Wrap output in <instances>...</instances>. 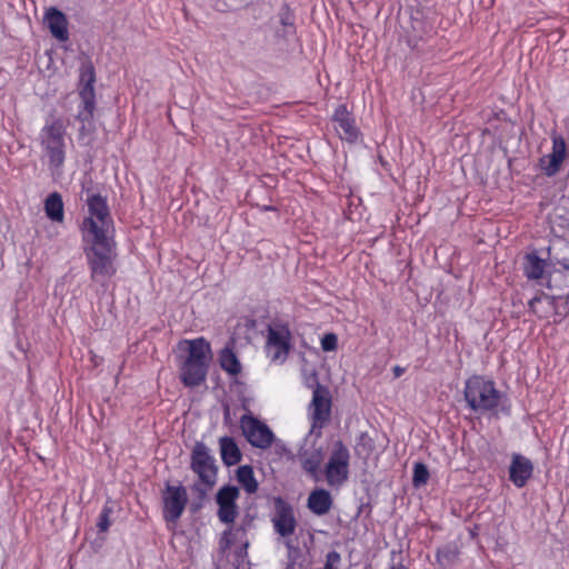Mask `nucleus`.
<instances>
[{"label": "nucleus", "instance_id": "1", "mask_svg": "<svg viewBox=\"0 0 569 569\" xmlns=\"http://www.w3.org/2000/svg\"><path fill=\"white\" fill-rule=\"evenodd\" d=\"M187 351V356L180 363L179 378L188 388H196L207 380L209 365L212 358L210 343L203 338L186 339L179 343Z\"/></svg>", "mask_w": 569, "mask_h": 569}, {"label": "nucleus", "instance_id": "2", "mask_svg": "<svg viewBox=\"0 0 569 569\" xmlns=\"http://www.w3.org/2000/svg\"><path fill=\"white\" fill-rule=\"evenodd\" d=\"M84 253L93 281L110 279L117 272V243L113 236L82 238Z\"/></svg>", "mask_w": 569, "mask_h": 569}, {"label": "nucleus", "instance_id": "3", "mask_svg": "<svg viewBox=\"0 0 569 569\" xmlns=\"http://www.w3.org/2000/svg\"><path fill=\"white\" fill-rule=\"evenodd\" d=\"M463 397L475 412L497 415L503 395L496 388L492 379L473 375L465 382Z\"/></svg>", "mask_w": 569, "mask_h": 569}, {"label": "nucleus", "instance_id": "4", "mask_svg": "<svg viewBox=\"0 0 569 569\" xmlns=\"http://www.w3.org/2000/svg\"><path fill=\"white\" fill-rule=\"evenodd\" d=\"M66 123L62 118L51 116L40 130L41 148L51 169H60L66 160Z\"/></svg>", "mask_w": 569, "mask_h": 569}, {"label": "nucleus", "instance_id": "5", "mask_svg": "<svg viewBox=\"0 0 569 569\" xmlns=\"http://www.w3.org/2000/svg\"><path fill=\"white\" fill-rule=\"evenodd\" d=\"M87 204L89 216L81 223L82 238L113 236V220L107 200L101 194H92Z\"/></svg>", "mask_w": 569, "mask_h": 569}, {"label": "nucleus", "instance_id": "6", "mask_svg": "<svg viewBox=\"0 0 569 569\" xmlns=\"http://www.w3.org/2000/svg\"><path fill=\"white\" fill-rule=\"evenodd\" d=\"M350 452L341 440L333 443L328 462L325 466L326 481L330 487L339 488L349 478Z\"/></svg>", "mask_w": 569, "mask_h": 569}, {"label": "nucleus", "instance_id": "7", "mask_svg": "<svg viewBox=\"0 0 569 569\" xmlns=\"http://www.w3.org/2000/svg\"><path fill=\"white\" fill-rule=\"evenodd\" d=\"M96 70L90 61H86L80 67L79 74V96L83 108L78 113V119L82 122L90 121L93 118L96 109Z\"/></svg>", "mask_w": 569, "mask_h": 569}, {"label": "nucleus", "instance_id": "8", "mask_svg": "<svg viewBox=\"0 0 569 569\" xmlns=\"http://www.w3.org/2000/svg\"><path fill=\"white\" fill-rule=\"evenodd\" d=\"M250 543L246 536H221L219 540V550L233 567V569H251L248 548Z\"/></svg>", "mask_w": 569, "mask_h": 569}, {"label": "nucleus", "instance_id": "9", "mask_svg": "<svg viewBox=\"0 0 569 569\" xmlns=\"http://www.w3.org/2000/svg\"><path fill=\"white\" fill-rule=\"evenodd\" d=\"M191 469L200 481L211 488L217 480L214 458L203 442H196L191 451Z\"/></svg>", "mask_w": 569, "mask_h": 569}, {"label": "nucleus", "instance_id": "10", "mask_svg": "<svg viewBox=\"0 0 569 569\" xmlns=\"http://www.w3.org/2000/svg\"><path fill=\"white\" fill-rule=\"evenodd\" d=\"M240 428L247 441L252 447L267 449L274 440V435L271 429L251 415H243L240 418Z\"/></svg>", "mask_w": 569, "mask_h": 569}, {"label": "nucleus", "instance_id": "11", "mask_svg": "<svg viewBox=\"0 0 569 569\" xmlns=\"http://www.w3.org/2000/svg\"><path fill=\"white\" fill-rule=\"evenodd\" d=\"M331 122L338 137L348 143H356L361 132L356 123L353 114L348 110L347 104L342 103L336 107L331 116Z\"/></svg>", "mask_w": 569, "mask_h": 569}, {"label": "nucleus", "instance_id": "12", "mask_svg": "<svg viewBox=\"0 0 569 569\" xmlns=\"http://www.w3.org/2000/svg\"><path fill=\"white\" fill-rule=\"evenodd\" d=\"M551 142V151L539 158L538 161L540 170L547 177L556 176L561 170L562 164L568 157L567 144L562 136L552 133Z\"/></svg>", "mask_w": 569, "mask_h": 569}, {"label": "nucleus", "instance_id": "13", "mask_svg": "<svg viewBox=\"0 0 569 569\" xmlns=\"http://www.w3.org/2000/svg\"><path fill=\"white\" fill-rule=\"evenodd\" d=\"M332 400L328 388L317 385L311 400L312 428L322 429L331 419Z\"/></svg>", "mask_w": 569, "mask_h": 569}, {"label": "nucleus", "instance_id": "14", "mask_svg": "<svg viewBox=\"0 0 569 569\" xmlns=\"http://www.w3.org/2000/svg\"><path fill=\"white\" fill-rule=\"evenodd\" d=\"M291 333L286 326L269 328L266 343L267 356L273 362H283L290 351Z\"/></svg>", "mask_w": 569, "mask_h": 569}, {"label": "nucleus", "instance_id": "15", "mask_svg": "<svg viewBox=\"0 0 569 569\" xmlns=\"http://www.w3.org/2000/svg\"><path fill=\"white\" fill-rule=\"evenodd\" d=\"M163 517L167 521L179 519L187 506L188 495L182 486L167 485L163 492Z\"/></svg>", "mask_w": 569, "mask_h": 569}, {"label": "nucleus", "instance_id": "16", "mask_svg": "<svg viewBox=\"0 0 569 569\" xmlns=\"http://www.w3.org/2000/svg\"><path fill=\"white\" fill-rule=\"evenodd\" d=\"M240 491L234 486H223L216 495V502L218 505V517L221 522L232 523L238 517L237 500L239 499Z\"/></svg>", "mask_w": 569, "mask_h": 569}, {"label": "nucleus", "instance_id": "17", "mask_svg": "<svg viewBox=\"0 0 569 569\" xmlns=\"http://www.w3.org/2000/svg\"><path fill=\"white\" fill-rule=\"evenodd\" d=\"M280 536L281 542L288 550V563L302 566L310 555V546L313 543L315 536Z\"/></svg>", "mask_w": 569, "mask_h": 569}, {"label": "nucleus", "instance_id": "18", "mask_svg": "<svg viewBox=\"0 0 569 569\" xmlns=\"http://www.w3.org/2000/svg\"><path fill=\"white\" fill-rule=\"evenodd\" d=\"M532 461L520 455L513 453L509 466V480L517 488H523L533 475Z\"/></svg>", "mask_w": 569, "mask_h": 569}, {"label": "nucleus", "instance_id": "19", "mask_svg": "<svg viewBox=\"0 0 569 569\" xmlns=\"http://www.w3.org/2000/svg\"><path fill=\"white\" fill-rule=\"evenodd\" d=\"M272 522L277 533H293L296 519L292 507L282 498L274 499V513Z\"/></svg>", "mask_w": 569, "mask_h": 569}, {"label": "nucleus", "instance_id": "20", "mask_svg": "<svg viewBox=\"0 0 569 569\" xmlns=\"http://www.w3.org/2000/svg\"><path fill=\"white\" fill-rule=\"evenodd\" d=\"M43 21L53 38L61 42L69 40V22L61 10L54 7L48 8L44 11Z\"/></svg>", "mask_w": 569, "mask_h": 569}, {"label": "nucleus", "instance_id": "21", "mask_svg": "<svg viewBox=\"0 0 569 569\" xmlns=\"http://www.w3.org/2000/svg\"><path fill=\"white\" fill-rule=\"evenodd\" d=\"M548 267L547 259L540 258L536 250L527 252L522 261V272L528 280L541 283Z\"/></svg>", "mask_w": 569, "mask_h": 569}, {"label": "nucleus", "instance_id": "22", "mask_svg": "<svg viewBox=\"0 0 569 569\" xmlns=\"http://www.w3.org/2000/svg\"><path fill=\"white\" fill-rule=\"evenodd\" d=\"M218 361L220 368L230 377H237L242 372V365L233 350V341L219 351Z\"/></svg>", "mask_w": 569, "mask_h": 569}, {"label": "nucleus", "instance_id": "23", "mask_svg": "<svg viewBox=\"0 0 569 569\" xmlns=\"http://www.w3.org/2000/svg\"><path fill=\"white\" fill-rule=\"evenodd\" d=\"M332 503V497L326 489H315L308 497V508L319 516L328 513Z\"/></svg>", "mask_w": 569, "mask_h": 569}, {"label": "nucleus", "instance_id": "24", "mask_svg": "<svg viewBox=\"0 0 569 569\" xmlns=\"http://www.w3.org/2000/svg\"><path fill=\"white\" fill-rule=\"evenodd\" d=\"M219 445L221 460L226 466H234L241 461L242 453L233 438L228 436L221 437Z\"/></svg>", "mask_w": 569, "mask_h": 569}, {"label": "nucleus", "instance_id": "25", "mask_svg": "<svg viewBox=\"0 0 569 569\" xmlns=\"http://www.w3.org/2000/svg\"><path fill=\"white\" fill-rule=\"evenodd\" d=\"M47 217L56 222H62L64 218L62 197L58 192L49 194L44 201Z\"/></svg>", "mask_w": 569, "mask_h": 569}, {"label": "nucleus", "instance_id": "26", "mask_svg": "<svg viewBox=\"0 0 569 569\" xmlns=\"http://www.w3.org/2000/svg\"><path fill=\"white\" fill-rule=\"evenodd\" d=\"M236 477L238 482L248 493L251 495L257 492L259 485L254 477L253 468L251 466H240L237 470Z\"/></svg>", "mask_w": 569, "mask_h": 569}, {"label": "nucleus", "instance_id": "27", "mask_svg": "<svg viewBox=\"0 0 569 569\" xmlns=\"http://www.w3.org/2000/svg\"><path fill=\"white\" fill-rule=\"evenodd\" d=\"M321 462V452L319 450H315L301 459V467L312 479L318 480Z\"/></svg>", "mask_w": 569, "mask_h": 569}, {"label": "nucleus", "instance_id": "28", "mask_svg": "<svg viewBox=\"0 0 569 569\" xmlns=\"http://www.w3.org/2000/svg\"><path fill=\"white\" fill-rule=\"evenodd\" d=\"M116 512V502L107 500L97 521V527L100 532H106L111 523L114 521L113 515Z\"/></svg>", "mask_w": 569, "mask_h": 569}, {"label": "nucleus", "instance_id": "29", "mask_svg": "<svg viewBox=\"0 0 569 569\" xmlns=\"http://www.w3.org/2000/svg\"><path fill=\"white\" fill-rule=\"evenodd\" d=\"M459 556L458 547L455 545H447L437 551V560L441 566H450L456 561Z\"/></svg>", "mask_w": 569, "mask_h": 569}, {"label": "nucleus", "instance_id": "30", "mask_svg": "<svg viewBox=\"0 0 569 569\" xmlns=\"http://www.w3.org/2000/svg\"><path fill=\"white\" fill-rule=\"evenodd\" d=\"M430 473L427 466L422 462H417L413 466L412 483L416 488L426 485L429 480Z\"/></svg>", "mask_w": 569, "mask_h": 569}, {"label": "nucleus", "instance_id": "31", "mask_svg": "<svg viewBox=\"0 0 569 569\" xmlns=\"http://www.w3.org/2000/svg\"><path fill=\"white\" fill-rule=\"evenodd\" d=\"M321 348L323 351H335L338 347V338H337V335L336 333H326L322 338H321Z\"/></svg>", "mask_w": 569, "mask_h": 569}, {"label": "nucleus", "instance_id": "32", "mask_svg": "<svg viewBox=\"0 0 569 569\" xmlns=\"http://www.w3.org/2000/svg\"><path fill=\"white\" fill-rule=\"evenodd\" d=\"M341 561V556L338 551L331 550L326 556L325 566L322 568L325 569H339L338 565Z\"/></svg>", "mask_w": 569, "mask_h": 569}, {"label": "nucleus", "instance_id": "33", "mask_svg": "<svg viewBox=\"0 0 569 569\" xmlns=\"http://www.w3.org/2000/svg\"><path fill=\"white\" fill-rule=\"evenodd\" d=\"M542 298H548V297L546 295L541 293V295L535 296L533 298H531L529 300L528 308H529L530 312H532L533 315H538L537 305L539 302H541Z\"/></svg>", "mask_w": 569, "mask_h": 569}, {"label": "nucleus", "instance_id": "34", "mask_svg": "<svg viewBox=\"0 0 569 569\" xmlns=\"http://www.w3.org/2000/svg\"><path fill=\"white\" fill-rule=\"evenodd\" d=\"M104 543V536H96L94 539L91 541L92 548L94 550H98L101 548Z\"/></svg>", "mask_w": 569, "mask_h": 569}, {"label": "nucleus", "instance_id": "35", "mask_svg": "<svg viewBox=\"0 0 569 569\" xmlns=\"http://www.w3.org/2000/svg\"><path fill=\"white\" fill-rule=\"evenodd\" d=\"M392 371H393L395 377L399 378V377H401L405 373L406 369L403 367H400V366H395Z\"/></svg>", "mask_w": 569, "mask_h": 569}, {"label": "nucleus", "instance_id": "36", "mask_svg": "<svg viewBox=\"0 0 569 569\" xmlns=\"http://www.w3.org/2000/svg\"><path fill=\"white\" fill-rule=\"evenodd\" d=\"M563 269L569 270V258H563L557 261Z\"/></svg>", "mask_w": 569, "mask_h": 569}, {"label": "nucleus", "instance_id": "37", "mask_svg": "<svg viewBox=\"0 0 569 569\" xmlns=\"http://www.w3.org/2000/svg\"><path fill=\"white\" fill-rule=\"evenodd\" d=\"M360 439H361L362 441H363V440H368L369 442H371V439L368 437V435H367V433H362V435L360 436Z\"/></svg>", "mask_w": 569, "mask_h": 569}, {"label": "nucleus", "instance_id": "38", "mask_svg": "<svg viewBox=\"0 0 569 569\" xmlns=\"http://www.w3.org/2000/svg\"><path fill=\"white\" fill-rule=\"evenodd\" d=\"M283 569H296V565L287 562V565H286V567Z\"/></svg>", "mask_w": 569, "mask_h": 569}, {"label": "nucleus", "instance_id": "39", "mask_svg": "<svg viewBox=\"0 0 569 569\" xmlns=\"http://www.w3.org/2000/svg\"><path fill=\"white\" fill-rule=\"evenodd\" d=\"M392 569H408V568L405 567L403 565H399L398 567H392Z\"/></svg>", "mask_w": 569, "mask_h": 569}, {"label": "nucleus", "instance_id": "40", "mask_svg": "<svg viewBox=\"0 0 569 569\" xmlns=\"http://www.w3.org/2000/svg\"><path fill=\"white\" fill-rule=\"evenodd\" d=\"M478 536H475V535H471L470 536V539L473 540L475 538H477Z\"/></svg>", "mask_w": 569, "mask_h": 569}, {"label": "nucleus", "instance_id": "41", "mask_svg": "<svg viewBox=\"0 0 569 569\" xmlns=\"http://www.w3.org/2000/svg\"><path fill=\"white\" fill-rule=\"evenodd\" d=\"M567 303H569V295H568V298H567Z\"/></svg>", "mask_w": 569, "mask_h": 569}]
</instances>
